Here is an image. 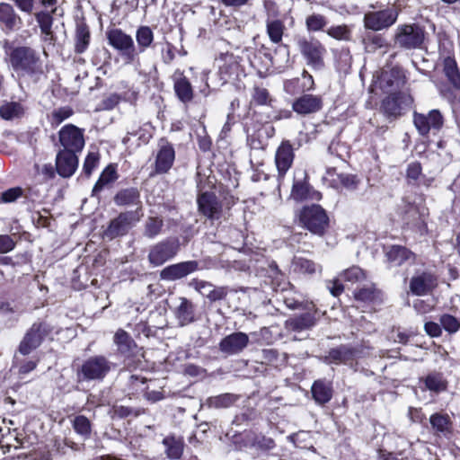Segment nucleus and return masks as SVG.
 <instances>
[{
	"instance_id": "393cba45",
	"label": "nucleus",
	"mask_w": 460,
	"mask_h": 460,
	"mask_svg": "<svg viewBox=\"0 0 460 460\" xmlns=\"http://www.w3.org/2000/svg\"><path fill=\"white\" fill-rule=\"evenodd\" d=\"M387 262L393 266H401L408 261H414L416 256L403 246L393 245L385 252Z\"/></svg>"
},
{
	"instance_id": "bb28decb",
	"label": "nucleus",
	"mask_w": 460,
	"mask_h": 460,
	"mask_svg": "<svg viewBox=\"0 0 460 460\" xmlns=\"http://www.w3.org/2000/svg\"><path fill=\"white\" fill-rule=\"evenodd\" d=\"M311 392L314 400L319 404L328 402L332 397V383L325 380H316L312 385Z\"/></svg>"
},
{
	"instance_id": "4468645a",
	"label": "nucleus",
	"mask_w": 460,
	"mask_h": 460,
	"mask_svg": "<svg viewBox=\"0 0 460 460\" xmlns=\"http://www.w3.org/2000/svg\"><path fill=\"white\" fill-rule=\"evenodd\" d=\"M301 53L306 58L308 65L320 68L323 66L325 49L316 40H302L299 42Z\"/></svg>"
},
{
	"instance_id": "aec40b11",
	"label": "nucleus",
	"mask_w": 460,
	"mask_h": 460,
	"mask_svg": "<svg viewBox=\"0 0 460 460\" xmlns=\"http://www.w3.org/2000/svg\"><path fill=\"white\" fill-rule=\"evenodd\" d=\"M199 212L209 219H217L221 214V204L214 193L205 191L198 197Z\"/></svg>"
},
{
	"instance_id": "20e7f679",
	"label": "nucleus",
	"mask_w": 460,
	"mask_h": 460,
	"mask_svg": "<svg viewBox=\"0 0 460 460\" xmlns=\"http://www.w3.org/2000/svg\"><path fill=\"white\" fill-rule=\"evenodd\" d=\"M109 44L118 50L127 64L132 63L137 58L133 39L120 29H111L107 31Z\"/></svg>"
},
{
	"instance_id": "6e6d98bb",
	"label": "nucleus",
	"mask_w": 460,
	"mask_h": 460,
	"mask_svg": "<svg viewBox=\"0 0 460 460\" xmlns=\"http://www.w3.org/2000/svg\"><path fill=\"white\" fill-rule=\"evenodd\" d=\"M382 83H385L383 87H391L393 89H399L402 84V80L399 76L398 71L392 70L390 73L384 72L381 76Z\"/></svg>"
},
{
	"instance_id": "5fc2aeb1",
	"label": "nucleus",
	"mask_w": 460,
	"mask_h": 460,
	"mask_svg": "<svg viewBox=\"0 0 460 460\" xmlns=\"http://www.w3.org/2000/svg\"><path fill=\"white\" fill-rule=\"evenodd\" d=\"M200 288H207L208 293H206V297L211 302H216L224 299L227 295V288L215 287L212 284H203Z\"/></svg>"
},
{
	"instance_id": "c9c22d12",
	"label": "nucleus",
	"mask_w": 460,
	"mask_h": 460,
	"mask_svg": "<svg viewBox=\"0 0 460 460\" xmlns=\"http://www.w3.org/2000/svg\"><path fill=\"white\" fill-rule=\"evenodd\" d=\"M114 343L117 345L118 350L121 353H128L136 345L131 336L122 329L116 332Z\"/></svg>"
},
{
	"instance_id": "774afa93",
	"label": "nucleus",
	"mask_w": 460,
	"mask_h": 460,
	"mask_svg": "<svg viewBox=\"0 0 460 460\" xmlns=\"http://www.w3.org/2000/svg\"><path fill=\"white\" fill-rule=\"evenodd\" d=\"M342 280L343 279H341V276H340L337 279H334L332 282V286L328 287L330 289V292L332 293V296H338L342 293V291L344 289V287L341 283Z\"/></svg>"
},
{
	"instance_id": "473e14b6",
	"label": "nucleus",
	"mask_w": 460,
	"mask_h": 460,
	"mask_svg": "<svg viewBox=\"0 0 460 460\" xmlns=\"http://www.w3.org/2000/svg\"><path fill=\"white\" fill-rule=\"evenodd\" d=\"M115 203L119 206L140 205V194L135 188L125 189L119 191L115 198Z\"/></svg>"
},
{
	"instance_id": "a211bd4d",
	"label": "nucleus",
	"mask_w": 460,
	"mask_h": 460,
	"mask_svg": "<svg viewBox=\"0 0 460 460\" xmlns=\"http://www.w3.org/2000/svg\"><path fill=\"white\" fill-rule=\"evenodd\" d=\"M249 343V337L244 332H234L226 336L219 342V349L227 355H234L243 351Z\"/></svg>"
},
{
	"instance_id": "7c9ffc66",
	"label": "nucleus",
	"mask_w": 460,
	"mask_h": 460,
	"mask_svg": "<svg viewBox=\"0 0 460 460\" xmlns=\"http://www.w3.org/2000/svg\"><path fill=\"white\" fill-rule=\"evenodd\" d=\"M291 270L299 274H314L321 270V266L304 257L295 256L292 260Z\"/></svg>"
},
{
	"instance_id": "412c9836",
	"label": "nucleus",
	"mask_w": 460,
	"mask_h": 460,
	"mask_svg": "<svg viewBox=\"0 0 460 460\" xmlns=\"http://www.w3.org/2000/svg\"><path fill=\"white\" fill-rule=\"evenodd\" d=\"M411 100L402 93H393L384 99L382 110L387 117L396 118L400 116L405 106H409Z\"/></svg>"
},
{
	"instance_id": "1a4fd4ad",
	"label": "nucleus",
	"mask_w": 460,
	"mask_h": 460,
	"mask_svg": "<svg viewBox=\"0 0 460 460\" xmlns=\"http://www.w3.org/2000/svg\"><path fill=\"white\" fill-rule=\"evenodd\" d=\"M141 207L136 211L124 212L118 217L111 220L108 228L104 232V235L109 239H113L120 235L126 234L128 230L140 220L142 214L139 213Z\"/></svg>"
},
{
	"instance_id": "c03bdc74",
	"label": "nucleus",
	"mask_w": 460,
	"mask_h": 460,
	"mask_svg": "<svg viewBox=\"0 0 460 460\" xmlns=\"http://www.w3.org/2000/svg\"><path fill=\"white\" fill-rule=\"evenodd\" d=\"M23 114V108L18 102H6L0 108V115L4 119H13Z\"/></svg>"
},
{
	"instance_id": "680f3d73",
	"label": "nucleus",
	"mask_w": 460,
	"mask_h": 460,
	"mask_svg": "<svg viewBox=\"0 0 460 460\" xmlns=\"http://www.w3.org/2000/svg\"><path fill=\"white\" fill-rule=\"evenodd\" d=\"M263 7L267 14V19H278L279 11L277 4L273 0H264Z\"/></svg>"
},
{
	"instance_id": "cd10ccee",
	"label": "nucleus",
	"mask_w": 460,
	"mask_h": 460,
	"mask_svg": "<svg viewBox=\"0 0 460 460\" xmlns=\"http://www.w3.org/2000/svg\"><path fill=\"white\" fill-rule=\"evenodd\" d=\"M429 423L438 436L447 437L452 432V421L447 414L434 413Z\"/></svg>"
},
{
	"instance_id": "2eb2a0df",
	"label": "nucleus",
	"mask_w": 460,
	"mask_h": 460,
	"mask_svg": "<svg viewBox=\"0 0 460 460\" xmlns=\"http://www.w3.org/2000/svg\"><path fill=\"white\" fill-rule=\"evenodd\" d=\"M22 26V20L16 13L13 6L8 3H0V28L5 33L20 30Z\"/></svg>"
},
{
	"instance_id": "c756f323",
	"label": "nucleus",
	"mask_w": 460,
	"mask_h": 460,
	"mask_svg": "<svg viewBox=\"0 0 460 460\" xmlns=\"http://www.w3.org/2000/svg\"><path fill=\"white\" fill-rule=\"evenodd\" d=\"M164 452L170 459H180L184 449V441L181 438L168 436L163 439Z\"/></svg>"
},
{
	"instance_id": "338daca9",
	"label": "nucleus",
	"mask_w": 460,
	"mask_h": 460,
	"mask_svg": "<svg viewBox=\"0 0 460 460\" xmlns=\"http://www.w3.org/2000/svg\"><path fill=\"white\" fill-rule=\"evenodd\" d=\"M120 102V96L119 94L113 93L105 98L102 101V109L104 110H112L114 109Z\"/></svg>"
},
{
	"instance_id": "37998d69",
	"label": "nucleus",
	"mask_w": 460,
	"mask_h": 460,
	"mask_svg": "<svg viewBox=\"0 0 460 460\" xmlns=\"http://www.w3.org/2000/svg\"><path fill=\"white\" fill-rule=\"evenodd\" d=\"M90 42V32L85 26H79L76 29L75 34V50L76 53H84L88 48Z\"/></svg>"
},
{
	"instance_id": "052dcab7",
	"label": "nucleus",
	"mask_w": 460,
	"mask_h": 460,
	"mask_svg": "<svg viewBox=\"0 0 460 460\" xmlns=\"http://www.w3.org/2000/svg\"><path fill=\"white\" fill-rule=\"evenodd\" d=\"M421 165L418 162H413L408 164L406 170V177L409 182H415L421 174Z\"/></svg>"
},
{
	"instance_id": "69168bd1",
	"label": "nucleus",
	"mask_w": 460,
	"mask_h": 460,
	"mask_svg": "<svg viewBox=\"0 0 460 460\" xmlns=\"http://www.w3.org/2000/svg\"><path fill=\"white\" fill-rule=\"evenodd\" d=\"M425 332L431 337H439L442 333L441 324L428 322L424 325Z\"/></svg>"
},
{
	"instance_id": "3c124183",
	"label": "nucleus",
	"mask_w": 460,
	"mask_h": 460,
	"mask_svg": "<svg viewBox=\"0 0 460 460\" xmlns=\"http://www.w3.org/2000/svg\"><path fill=\"white\" fill-rule=\"evenodd\" d=\"M272 98L266 88L255 86L252 95V102L256 105H271Z\"/></svg>"
},
{
	"instance_id": "e2e57ef3",
	"label": "nucleus",
	"mask_w": 460,
	"mask_h": 460,
	"mask_svg": "<svg viewBox=\"0 0 460 460\" xmlns=\"http://www.w3.org/2000/svg\"><path fill=\"white\" fill-rule=\"evenodd\" d=\"M22 191L20 188L9 189L2 193L1 201L4 203L13 202L22 195Z\"/></svg>"
},
{
	"instance_id": "f3484780",
	"label": "nucleus",
	"mask_w": 460,
	"mask_h": 460,
	"mask_svg": "<svg viewBox=\"0 0 460 460\" xmlns=\"http://www.w3.org/2000/svg\"><path fill=\"white\" fill-rule=\"evenodd\" d=\"M199 263L196 261H188L165 267L160 272V278L164 280L173 281L188 276L196 271Z\"/></svg>"
},
{
	"instance_id": "f704fd0d",
	"label": "nucleus",
	"mask_w": 460,
	"mask_h": 460,
	"mask_svg": "<svg viewBox=\"0 0 460 460\" xmlns=\"http://www.w3.org/2000/svg\"><path fill=\"white\" fill-rule=\"evenodd\" d=\"M444 73L449 82L457 89H460V73L456 62L448 57L444 60Z\"/></svg>"
},
{
	"instance_id": "f8f14e48",
	"label": "nucleus",
	"mask_w": 460,
	"mask_h": 460,
	"mask_svg": "<svg viewBox=\"0 0 460 460\" xmlns=\"http://www.w3.org/2000/svg\"><path fill=\"white\" fill-rule=\"evenodd\" d=\"M179 245L174 241H163L150 248L148 261L154 267H158L172 259L178 252Z\"/></svg>"
},
{
	"instance_id": "b1692460",
	"label": "nucleus",
	"mask_w": 460,
	"mask_h": 460,
	"mask_svg": "<svg viewBox=\"0 0 460 460\" xmlns=\"http://www.w3.org/2000/svg\"><path fill=\"white\" fill-rule=\"evenodd\" d=\"M174 158L173 147L167 143L161 145L155 158V172H167L172 166Z\"/></svg>"
},
{
	"instance_id": "c85d7f7f",
	"label": "nucleus",
	"mask_w": 460,
	"mask_h": 460,
	"mask_svg": "<svg viewBox=\"0 0 460 460\" xmlns=\"http://www.w3.org/2000/svg\"><path fill=\"white\" fill-rule=\"evenodd\" d=\"M56 10L57 9L54 8L51 12L40 11L35 13L36 22L40 26L41 33L44 35L45 40H51L53 39V14Z\"/></svg>"
},
{
	"instance_id": "e433bc0d",
	"label": "nucleus",
	"mask_w": 460,
	"mask_h": 460,
	"mask_svg": "<svg viewBox=\"0 0 460 460\" xmlns=\"http://www.w3.org/2000/svg\"><path fill=\"white\" fill-rule=\"evenodd\" d=\"M352 358V352L346 347H340L332 349L328 356L325 358V362L328 364H340L347 363Z\"/></svg>"
},
{
	"instance_id": "a18cd8bd",
	"label": "nucleus",
	"mask_w": 460,
	"mask_h": 460,
	"mask_svg": "<svg viewBox=\"0 0 460 460\" xmlns=\"http://www.w3.org/2000/svg\"><path fill=\"white\" fill-rule=\"evenodd\" d=\"M74 114V111L69 106L55 109L49 117L52 127H58L64 120L67 119Z\"/></svg>"
},
{
	"instance_id": "603ef678",
	"label": "nucleus",
	"mask_w": 460,
	"mask_h": 460,
	"mask_svg": "<svg viewBox=\"0 0 460 460\" xmlns=\"http://www.w3.org/2000/svg\"><path fill=\"white\" fill-rule=\"evenodd\" d=\"M327 34L338 40L349 41L351 38V31L345 24L330 27L327 30Z\"/></svg>"
},
{
	"instance_id": "f257e3e1",
	"label": "nucleus",
	"mask_w": 460,
	"mask_h": 460,
	"mask_svg": "<svg viewBox=\"0 0 460 460\" xmlns=\"http://www.w3.org/2000/svg\"><path fill=\"white\" fill-rule=\"evenodd\" d=\"M438 285V277L435 270L428 267L416 268L409 280L410 292L417 296L430 294Z\"/></svg>"
},
{
	"instance_id": "8fccbe9b",
	"label": "nucleus",
	"mask_w": 460,
	"mask_h": 460,
	"mask_svg": "<svg viewBox=\"0 0 460 460\" xmlns=\"http://www.w3.org/2000/svg\"><path fill=\"white\" fill-rule=\"evenodd\" d=\"M163 226V219L159 217H148L145 225L144 234L148 238H154L160 234Z\"/></svg>"
},
{
	"instance_id": "58836bf2",
	"label": "nucleus",
	"mask_w": 460,
	"mask_h": 460,
	"mask_svg": "<svg viewBox=\"0 0 460 460\" xmlns=\"http://www.w3.org/2000/svg\"><path fill=\"white\" fill-rule=\"evenodd\" d=\"M117 179V172L113 165H108L100 175L97 182L93 186V192L95 193L103 189V187Z\"/></svg>"
},
{
	"instance_id": "f03ea898",
	"label": "nucleus",
	"mask_w": 460,
	"mask_h": 460,
	"mask_svg": "<svg viewBox=\"0 0 460 460\" xmlns=\"http://www.w3.org/2000/svg\"><path fill=\"white\" fill-rule=\"evenodd\" d=\"M300 222L311 233L322 235L328 226L329 218L319 205L305 207L299 216Z\"/></svg>"
},
{
	"instance_id": "6ab92c4d",
	"label": "nucleus",
	"mask_w": 460,
	"mask_h": 460,
	"mask_svg": "<svg viewBox=\"0 0 460 460\" xmlns=\"http://www.w3.org/2000/svg\"><path fill=\"white\" fill-rule=\"evenodd\" d=\"M78 167V157L75 152L61 150L56 157L58 173L63 178L71 177Z\"/></svg>"
},
{
	"instance_id": "0e129e2a",
	"label": "nucleus",
	"mask_w": 460,
	"mask_h": 460,
	"mask_svg": "<svg viewBox=\"0 0 460 460\" xmlns=\"http://www.w3.org/2000/svg\"><path fill=\"white\" fill-rule=\"evenodd\" d=\"M15 247L14 241L7 234L0 235V253H7Z\"/></svg>"
},
{
	"instance_id": "ddd939ff",
	"label": "nucleus",
	"mask_w": 460,
	"mask_h": 460,
	"mask_svg": "<svg viewBox=\"0 0 460 460\" xmlns=\"http://www.w3.org/2000/svg\"><path fill=\"white\" fill-rule=\"evenodd\" d=\"M306 312L296 314L286 321L287 329L294 332H302L311 329L316 323L317 309L313 303L305 305Z\"/></svg>"
},
{
	"instance_id": "9d476101",
	"label": "nucleus",
	"mask_w": 460,
	"mask_h": 460,
	"mask_svg": "<svg viewBox=\"0 0 460 460\" xmlns=\"http://www.w3.org/2000/svg\"><path fill=\"white\" fill-rule=\"evenodd\" d=\"M59 142L64 147L63 150L71 152H81L84 146V130L73 124H67L61 128L58 132Z\"/></svg>"
},
{
	"instance_id": "a878e982",
	"label": "nucleus",
	"mask_w": 460,
	"mask_h": 460,
	"mask_svg": "<svg viewBox=\"0 0 460 460\" xmlns=\"http://www.w3.org/2000/svg\"><path fill=\"white\" fill-rule=\"evenodd\" d=\"M179 305L174 310V315L181 326H185L195 321L194 305L186 297H179Z\"/></svg>"
},
{
	"instance_id": "72a5a7b5",
	"label": "nucleus",
	"mask_w": 460,
	"mask_h": 460,
	"mask_svg": "<svg viewBox=\"0 0 460 460\" xmlns=\"http://www.w3.org/2000/svg\"><path fill=\"white\" fill-rule=\"evenodd\" d=\"M267 34L273 43H279L282 40L284 23L279 19L266 20Z\"/></svg>"
},
{
	"instance_id": "9b49d317",
	"label": "nucleus",
	"mask_w": 460,
	"mask_h": 460,
	"mask_svg": "<svg viewBox=\"0 0 460 460\" xmlns=\"http://www.w3.org/2000/svg\"><path fill=\"white\" fill-rule=\"evenodd\" d=\"M413 123L421 136H427L430 130L438 131L444 124V118L438 110H431L428 114L415 112Z\"/></svg>"
},
{
	"instance_id": "423d86ee",
	"label": "nucleus",
	"mask_w": 460,
	"mask_h": 460,
	"mask_svg": "<svg viewBox=\"0 0 460 460\" xmlns=\"http://www.w3.org/2000/svg\"><path fill=\"white\" fill-rule=\"evenodd\" d=\"M424 40V32L415 24L399 25L394 33V44L400 48L411 49L419 48Z\"/></svg>"
},
{
	"instance_id": "39448f33",
	"label": "nucleus",
	"mask_w": 460,
	"mask_h": 460,
	"mask_svg": "<svg viewBox=\"0 0 460 460\" xmlns=\"http://www.w3.org/2000/svg\"><path fill=\"white\" fill-rule=\"evenodd\" d=\"M10 62L16 71L32 74L40 69V58L34 50L27 47L14 49L10 54Z\"/></svg>"
},
{
	"instance_id": "bf43d9fd",
	"label": "nucleus",
	"mask_w": 460,
	"mask_h": 460,
	"mask_svg": "<svg viewBox=\"0 0 460 460\" xmlns=\"http://www.w3.org/2000/svg\"><path fill=\"white\" fill-rule=\"evenodd\" d=\"M441 326L449 333H455L460 329L459 321L453 315L443 314L439 319Z\"/></svg>"
},
{
	"instance_id": "a19ab883",
	"label": "nucleus",
	"mask_w": 460,
	"mask_h": 460,
	"mask_svg": "<svg viewBox=\"0 0 460 460\" xmlns=\"http://www.w3.org/2000/svg\"><path fill=\"white\" fill-rule=\"evenodd\" d=\"M425 386L428 390L439 393L447 387V382L443 376L438 373H432L424 379Z\"/></svg>"
},
{
	"instance_id": "de8ad7c7",
	"label": "nucleus",
	"mask_w": 460,
	"mask_h": 460,
	"mask_svg": "<svg viewBox=\"0 0 460 460\" xmlns=\"http://www.w3.org/2000/svg\"><path fill=\"white\" fill-rule=\"evenodd\" d=\"M354 296L357 300L363 302H374L380 298L381 292L376 289L373 286H369L356 291L354 293Z\"/></svg>"
},
{
	"instance_id": "5701e85b",
	"label": "nucleus",
	"mask_w": 460,
	"mask_h": 460,
	"mask_svg": "<svg viewBox=\"0 0 460 460\" xmlns=\"http://www.w3.org/2000/svg\"><path fill=\"white\" fill-rule=\"evenodd\" d=\"M173 90L177 98L184 104L190 103L194 97L192 85L189 79L180 70L172 75Z\"/></svg>"
},
{
	"instance_id": "09e8293b",
	"label": "nucleus",
	"mask_w": 460,
	"mask_h": 460,
	"mask_svg": "<svg viewBox=\"0 0 460 460\" xmlns=\"http://www.w3.org/2000/svg\"><path fill=\"white\" fill-rule=\"evenodd\" d=\"M237 396L232 394H224L208 399V404L214 408H227L234 404Z\"/></svg>"
},
{
	"instance_id": "7ed1b4c3",
	"label": "nucleus",
	"mask_w": 460,
	"mask_h": 460,
	"mask_svg": "<svg viewBox=\"0 0 460 460\" xmlns=\"http://www.w3.org/2000/svg\"><path fill=\"white\" fill-rule=\"evenodd\" d=\"M398 15L399 10L396 7L367 12L363 19L364 27L373 31L387 30L396 22Z\"/></svg>"
},
{
	"instance_id": "79ce46f5",
	"label": "nucleus",
	"mask_w": 460,
	"mask_h": 460,
	"mask_svg": "<svg viewBox=\"0 0 460 460\" xmlns=\"http://www.w3.org/2000/svg\"><path fill=\"white\" fill-rule=\"evenodd\" d=\"M357 185V178L352 174L341 173L337 175V179H330V186L336 189L344 187L346 189L353 190Z\"/></svg>"
},
{
	"instance_id": "2f4dec72",
	"label": "nucleus",
	"mask_w": 460,
	"mask_h": 460,
	"mask_svg": "<svg viewBox=\"0 0 460 460\" xmlns=\"http://www.w3.org/2000/svg\"><path fill=\"white\" fill-rule=\"evenodd\" d=\"M291 197L297 201H302L305 199L318 200L321 199V194L311 190L306 183L296 182L292 188Z\"/></svg>"
},
{
	"instance_id": "4d7b16f0",
	"label": "nucleus",
	"mask_w": 460,
	"mask_h": 460,
	"mask_svg": "<svg viewBox=\"0 0 460 460\" xmlns=\"http://www.w3.org/2000/svg\"><path fill=\"white\" fill-rule=\"evenodd\" d=\"M100 160V155L96 151H91L87 154L83 165L84 173L89 177L97 167Z\"/></svg>"
},
{
	"instance_id": "6e6552de",
	"label": "nucleus",
	"mask_w": 460,
	"mask_h": 460,
	"mask_svg": "<svg viewBox=\"0 0 460 460\" xmlns=\"http://www.w3.org/2000/svg\"><path fill=\"white\" fill-rule=\"evenodd\" d=\"M50 331V327L45 323H33L21 341L18 352L23 356L29 355L40 347L42 341L49 335Z\"/></svg>"
},
{
	"instance_id": "13d9d810",
	"label": "nucleus",
	"mask_w": 460,
	"mask_h": 460,
	"mask_svg": "<svg viewBox=\"0 0 460 460\" xmlns=\"http://www.w3.org/2000/svg\"><path fill=\"white\" fill-rule=\"evenodd\" d=\"M340 276L344 281L350 282L352 284L365 279L363 270L358 267H351L344 270Z\"/></svg>"
},
{
	"instance_id": "49530a36",
	"label": "nucleus",
	"mask_w": 460,
	"mask_h": 460,
	"mask_svg": "<svg viewBox=\"0 0 460 460\" xmlns=\"http://www.w3.org/2000/svg\"><path fill=\"white\" fill-rule=\"evenodd\" d=\"M365 48L369 52H375L377 49H385L388 43L385 37L380 34H372L364 40Z\"/></svg>"
},
{
	"instance_id": "dca6fc26",
	"label": "nucleus",
	"mask_w": 460,
	"mask_h": 460,
	"mask_svg": "<svg viewBox=\"0 0 460 460\" xmlns=\"http://www.w3.org/2000/svg\"><path fill=\"white\" fill-rule=\"evenodd\" d=\"M323 98L319 95L305 93L296 98L292 103V110L302 116L316 113L323 108Z\"/></svg>"
},
{
	"instance_id": "4be33fe9",
	"label": "nucleus",
	"mask_w": 460,
	"mask_h": 460,
	"mask_svg": "<svg viewBox=\"0 0 460 460\" xmlns=\"http://www.w3.org/2000/svg\"><path fill=\"white\" fill-rule=\"evenodd\" d=\"M294 150L288 141H283L275 154V164L279 177H284L294 161Z\"/></svg>"
},
{
	"instance_id": "4c0bfd02",
	"label": "nucleus",
	"mask_w": 460,
	"mask_h": 460,
	"mask_svg": "<svg viewBox=\"0 0 460 460\" xmlns=\"http://www.w3.org/2000/svg\"><path fill=\"white\" fill-rule=\"evenodd\" d=\"M73 429L84 439L90 438L92 433V425L88 418L84 415H78L73 420Z\"/></svg>"
},
{
	"instance_id": "ea45409f",
	"label": "nucleus",
	"mask_w": 460,
	"mask_h": 460,
	"mask_svg": "<svg viewBox=\"0 0 460 460\" xmlns=\"http://www.w3.org/2000/svg\"><path fill=\"white\" fill-rule=\"evenodd\" d=\"M136 40L140 51H144L151 46L154 33L148 26H140L136 32Z\"/></svg>"
},
{
	"instance_id": "0eeeda50",
	"label": "nucleus",
	"mask_w": 460,
	"mask_h": 460,
	"mask_svg": "<svg viewBox=\"0 0 460 460\" xmlns=\"http://www.w3.org/2000/svg\"><path fill=\"white\" fill-rule=\"evenodd\" d=\"M112 363L104 356H93L84 362L79 377L84 380H102L111 371Z\"/></svg>"
},
{
	"instance_id": "864d4df0",
	"label": "nucleus",
	"mask_w": 460,
	"mask_h": 460,
	"mask_svg": "<svg viewBox=\"0 0 460 460\" xmlns=\"http://www.w3.org/2000/svg\"><path fill=\"white\" fill-rule=\"evenodd\" d=\"M305 25L309 31H318L327 25V20L322 14L313 13L306 18Z\"/></svg>"
}]
</instances>
